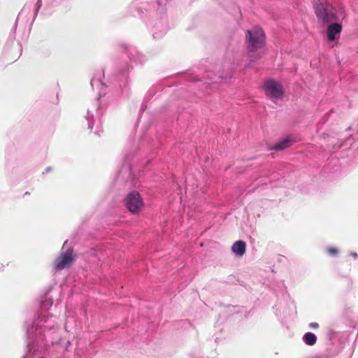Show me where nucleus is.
Segmentation results:
<instances>
[{
  "mask_svg": "<svg viewBox=\"0 0 358 358\" xmlns=\"http://www.w3.org/2000/svg\"><path fill=\"white\" fill-rule=\"evenodd\" d=\"M55 317L43 314L35 322L34 326L31 329H27L29 334H33L34 330V335L31 338L28 344L27 352L24 358H46V355L52 352V349L48 343V339L50 340L52 345L55 343L57 350H69L71 345L69 341H66L64 344L57 343V341H54L57 336L55 329Z\"/></svg>",
  "mask_w": 358,
  "mask_h": 358,
  "instance_id": "obj_1",
  "label": "nucleus"
},
{
  "mask_svg": "<svg viewBox=\"0 0 358 358\" xmlns=\"http://www.w3.org/2000/svg\"><path fill=\"white\" fill-rule=\"evenodd\" d=\"M315 3V13L317 17L324 23H330L327 28V36L329 41L338 38L342 31V25L338 22H334L340 19L335 8L325 0L319 1Z\"/></svg>",
  "mask_w": 358,
  "mask_h": 358,
  "instance_id": "obj_2",
  "label": "nucleus"
},
{
  "mask_svg": "<svg viewBox=\"0 0 358 358\" xmlns=\"http://www.w3.org/2000/svg\"><path fill=\"white\" fill-rule=\"evenodd\" d=\"M248 48L250 51H256L263 48L265 36L262 28L255 27L248 31Z\"/></svg>",
  "mask_w": 358,
  "mask_h": 358,
  "instance_id": "obj_3",
  "label": "nucleus"
},
{
  "mask_svg": "<svg viewBox=\"0 0 358 358\" xmlns=\"http://www.w3.org/2000/svg\"><path fill=\"white\" fill-rule=\"evenodd\" d=\"M125 203L127 209L132 214L138 213L144 206L141 194L136 191H132L126 197Z\"/></svg>",
  "mask_w": 358,
  "mask_h": 358,
  "instance_id": "obj_4",
  "label": "nucleus"
},
{
  "mask_svg": "<svg viewBox=\"0 0 358 358\" xmlns=\"http://www.w3.org/2000/svg\"><path fill=\"white\" fill-rule=\"evenodd\" d=\"M264 90L266 96L273 99H280L284 92L280 83L273 79L268 80L264 83Z\"/></svg>",
  "mask_w": 358,
  "mask_h": 358,
  "instance_id": "obj_5",
  "label": "nucleus"
},
{
  "mask_svg": "<svg viewBox=\"0 0 358 358\" xmlns=\"http://www.w3.org/2000/svg\"><path fill=\"white\" fill-rule=\"evenodd\" d=\"M74 260L73 250L71 249L64 251V247L59 257L55 259L54 267L55 269L62 271L69 266Z\"/></svg>",
  "mask_w": 358,
  "mask_h": 358,
  "instance_id": "obj_6",
  "label": "nucleus"
},
{
  "mask_svg": "<svg viewBox=\"0 0 358 358\" xmlns=\"http://www.w3.org/2000/svg\"><path fill=\"white\" fill-rule=\"evenodd\" d=\"M245 250L246 245L243 241H236L231 247L233 253L238 257H242L245 254Z\"/></svg>",
  "mask_w": 358,
  "mask_h": 358,
  "instance_id": "obj_7",
  "label": "nucleus"
},
{
  "mask_svg": "<svg viewBox=\"0 0 358 358\" xmlns=\"http://www.w3.org/2000/svg\"><path fill=\"white\" fill-rule=\"evenodd\" d=\"M292 143V141L290 138H285L282 139V141L277 143L274 146L273 149L275 150H282L288 147H289Z\"/></svg>",
  "mask_w": 358,
  "mask_h": 358,
  "instance_id": "obj_8",
  "label": "nucleus"
},
{
  "mask_svg": "<svg viewBox=\"0 0 358 358\" xmlns=\"http://www.w3.org/2000/svg\"><path fill=\"white\" fill-rule=\"evenodd\" d=\"M303 340L307 345H313L316 343L317 337L314 334L308 332L303 336Z\"/></svg>",
  "mask_w": 358,
  "mask_h": 358,
  "instance_id": "obj_9",
  "label": "nucleus"
},
{
  "mask_svg": "<svg viewBox=\"0 0 358 358\" xmlns=\"http://www.w3.org/2000/svg\"><path fill=\"white\" fill-rule=\"evenodd\" d=\"M94 110L97 111V109L95 108V107H94L93 108L87 110L86 118H87V120L88 121V127L90 129L92 128L93 112H94Z\"/></svg>",
  "mask_w": 358,
  "mask_h": 358,
  "instance_id": "obj_10",
  "label": "nucleus"
},
{
  "mask_svg": "<svg viewBox=\"0 0 358 358\" xmlns=\"http://www.w3.org/2000/svg\"><path fill=\"white\" fill-rule=\"evenodd\" d=\"M91 85H92V87L94 90V89H97V90H102V88L104 87V85L101 83V81L99 79H96V78H93L92 80H91Z\"/></svg>",
  "mask_w": 358,
  "mask_h": 358,
  "instance_id": "obj_11",
  "label": "nucleus"
},
{
  "mask_svg": "<svg viewBox=\"0 0 358 358\" xmlns=\"http://www.w3.org/2000/svg\"><path fill=\"white\" fill-rule=\"evenodd\" d=\"M159 26H155V29L153 30V36L155 38H159L161 36H162L166 32V28L163 27L162 29L159 30V33L157 32Z\"/></svg>",
  "mask_w": 358,
  "mask_h": 358,
  "instance_id": "obj_12",
  "label": "nucleus"
},
{
  "mask_svg": "<svg viewBox=\"0 0 358 358\" xmlns=\"http://www.w3.org/2000/svg\"><path fill=\"white\" fill-rule=\"evenodd\" d=\"M328 252L331 255H336V254H338V251L336 248H331L328 249Z\"/></svg>",
  "mask_w": 358,
  "mask_h": 358,
  "instance_id": "obj_13",
  "label": "nucleus"
},
{
  "mask_svg": "<svg viewBox=\"0 0 358 358\" xmlns=\"http://www.w3.org/2000/svg\"><path fill=\"white\" fill-rule=\"evenodd\" d=\"M169 1L170 0H157V3L162 6H165Z\"/></svg>",
  "mask_w": 358,
  "mask_h": 358,
  "instance_id": "obj_14",
  "label": "nucleus"
},
{
  "mask_svg": "<svg viewBox=\"0 0 358 358\" xmlns=\"http://www.w3.org/2000/svg\"><path fill=\"white\" fill-rule=\"evenodd\" d=\"M309 326L310 328H313V329H316L319 327L318 324L316 322H312L309 324Z\"/></svg>",
  "mask_w": 358,
  "mask_h": 358,
  "instance_id": "obj_15",
  "label": "nucleus"
},
{
  "mask_svg": "<svg viewBox=\"0 0 358 358\" xmlns=\"http://www.w3.org/2000/svg\"><path fill=\"white\" fill-rule=\"evenodd\" d=\"M41 6V1L38 0L37 2V8H40Z\"/></svg>",
  "mask_w": 358,
  "mask_h": 358,
  "instance_id": "obj_16",
  "label": "nucleus"
},
{
  "mask_svg": "<svg viewBox=\"0 0 358 358\" xmlns=\"http://www.w3.org/2000/svg\"><path fill=\"white\" fill-rule=\"evenodd\" d=\"M352 255L355 258H356V257H357V253H352Z\"/></svg>",
  "mask_w": 358,
  "mask_h": 358,
  "instance_id": "obj_17",
  "label": "nucleus"
},
{
  "mask_svg": "<svg viewBox=\"0 0 358 358\" xmlns=\"http://www.w3.org/2000/svg\"><path fill=\"white\" fill-rule=\"evenodd\" d=\"M50 168H47V169H46V172L50 171Z\"/></svg>",
  "mask_w": 358,
  "mask_h": 358,
  "instance_id": "obj_18",
  "label": "nucleus"
}]
</instances>
